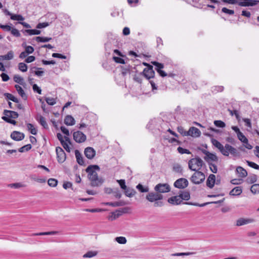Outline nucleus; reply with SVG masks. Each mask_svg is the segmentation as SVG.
<instances>
[{
    "label": "nucleus",
    "instance_id": "1",
    "mask_svg": "<svg viewBox=\"0 0 259 259\" xmlns=\"http://www.w3.org/2000/svg\"><path fill=\"white\" fill-rule=\"evenodd\" d=\"M86 172L88 174V177L91 181V185L92 187H99L104 183V180L102 177H99L97 171L100 170V167L97 165L89 166L86 169Z\"/></svg>",
    "mask_w": 259,
    "mask_h": 259
},
{
    "label": "nucleus",
    "instance_id": "2",
    "mask_svg": "<svg viewBox=\"0 0 259 259\" xmlns=\"http://www.w3.org/2000/svg\"><path fill=\"white\" fill-rule=\"evenodd\" d=\"M146 199L150 202H154V205L155 207L161 206L162 205V203L158 201L163 199V196L156 191L148 193Z\"/></svg>",
    "mask_w": 259,
    "mask_h": 259
},
{
    "label": "nucleus",
    "instance_id": "3",
    "mask_svg": "<svg viewBox=\"0 0 259 259\" xmlns=\"http://www.w3.org/2000/svg\"><path fill=\"white\" fill-rule=\"evenodd\" d=\"M203 164V161L199 157L192 158L188 162L189 168L193 171H198L200 169Z\"/></svg>",
    "mask_w": 259,
    "mask_h": 259
},
{
    "label": "nucleus",
    "instance_id": "4",
    "mask_svg": "<svg viewBox=\"0 0 259 259\" xmlns=\"http://www.w3.org/2000/svg\"><path fill=\"white\" fill-rule=\"evenodd\" d=\"M205 178V175L203 172L197 171L192 176L191 181L194 184H199L204 181Z\"/></svg>",
    "mask_w": 259,
    "mask_h": 259
},
{
    "label": "nucleus",
    "instance_id": "5",
    "mask_svg": "<svg viewBox=\"0 0 259 259\" xmlns=\"http://www.w3.org/2000/svg\"><path fill=\"white\" fill-rule=\"evenodd\" d=\"M154 190L159 194L167 193L170 191V187L168 184L159 183L155 186Z\"/></svg>",
    "mask_w": 259,
    "mask_h": 259
},
{
    "label": "nucleus",
    "instance_id": "6",
    "mask_svg": "<svg viewBox=\"0 0 259 259\" xmlns=\"http://www.w3.org/2000/svg\"><path fill=\"white\" fill-rule=\"evenodd\" d=\"M73 139L78 143H82L85 141L86 136L80 131H76L73 134Z\"/></svg>",
    "mask_w": 259,
    "mask_h": 259
},
{
    "label": "nucleus",
    "instance_id": "7",
    "mask_svg": "<svg viewBox=\"0 0 259 259\" xmlns=\"http://www.w3.org/2000/svg\"><path fill=\"white\" fill-rule=\"evenodd\" d=\"M259 4L258 0H239L238 5L241 7H252Z\"/></svg>",
    "mask_w": 259,
    "mask_h": 259
},
{
    "label": "nucleus",
    "instance_id": "8",
    "mask_svg": "<svg viewBox=\"0 0 259 259\" xmlns=\"http://www.w3.org/2000/svg\"><path fill=\"white\" fill-rule=\"evenodd\" d=\"M188 181L186 179L180 178L178 179L174 183L175 187L179 189H184L188 185Z\"/></svg>",
    "mask_w": 259,
    "mask_h": 259
},
{
    "label": "nucleus",
    "instance_id": "9",
    "mask_svg": "<svg viewBox=\"0 0 259 259\" xmlns=\"http://www.w3.org/2000/svg\"><path fill=\"white\" fill-rule=\"evenodd\" d=\"M203 153L205 154L204 159L208 163H211V161H217L218 158L214 154L210 153L206 150H203Z\"/></svg>",
    "mask_w": 259,
    "mask_h": 259
},
{
    "label": "nucleus",
    "instance_id": "10",
    "mask_svg": "<svg viewBox=\"0 0 259 259\" xmlns=\"http://www.w3.org/2000/svg\"><path fill=\"white\" fill-rule=\"evenodd\" d=\"M56 154L57 155L58 161L59 163H63L66 159V154L64 150L59 147L56 149Z\"/></svg>",
    "mask_w": 259,
    "mask_h": 259
},
{
    "label": "nucleus",
    "instance_id": "11",
    "mask_svg": "<svg viewBox=\"0 0 259 259\" xmlns=\"http://www.w3.org/2000/svg\"><path fill=\"white\" fill-rule=\"evenodd\" d=\"M254 222V220L250 218H240L236 220V226L237 227L247 225L252 223Z\"/></svg>",
    "mask_w": 259,
    "mask_h": 259
},
{
    "label": "nucleus",
    "instance_id": "12",
    "mask_svg": "<svg viewBox=\"0 0 259 259\" xmlns=\"http://www.w3.org/2000/svg\"><path fill=\"white\" fill-rule=\"evenodd\" d=\"M84 155L89 159H93L96 154V151L92 147H87L84 150Z\"/></svg>",
    "mask_w": 259,
    "mask_h": 259
},
{
    "label": "nucleus",
    "instance_id": "13",
    "mask_svg": "<svg viewBox=\"0 0 259 259\" xmlns=\"http://www.w3.org/2000/svg\"><path fill=\"white\" fill-rule=\"evenodd\" d=\"M24 137L25 136L23 133L17 131H14L11 134V138L17 141L23 140Z\"/></svg>",
    "mask_w": 259,
    "mask_h": 259
},
{
    "label": "nucleus",
    "instance_id": "14",
    "mask_svg": "<svg viewBox=\"0 0 259 259\" xmlns=\"http://www.w3.org/2000/svg\"><path fill=\"white\" fill-rule=\"evenodd\" d=\"M201 135V132L197 128L192 126L188 131V136L193 137H199Z\"/></svg>",
    "mask_w": 259,
    "mask_h": 259
},
{
    "label": "nucleus",
    "instance_id": "15",
    "mask_svg": "<svg viewBox=\"0 0 259 259\" xmlns=\"http://www.w3.org/2000/svg\"><path fill=\"white\" fill-rule=\"evenodd\" d=\"M143 74L146 78L150 79L154 77L155 73L153 70L152 67L150 66L149 68L144 69Z\"/></svg>",
    "mask_w": 259,
    "mask_h": 259
},
{
    "label": "nucleus",
    "instance_id": "16",
    "mask_svg": "<svg viewBox=\"0 0 259 259\" xmlns=\"http://www.w3.org/2000/svg\"><path fill=\"white\" fill-rule=\"evenodd\" d=\"M168 202L172 205H179L181 204L182 200L181 197L179 195L170 197L168 199Z\"/></svg>",
    "mask_w": 259,
    "mask_h": 259
},
{
    "label": "nucleus",
    "instance_id": "17",
    "mask_svg": "<svg viewBox=\"0 0 259 259\" xmlns=\"http://www.w3.org/2000/svg\"><path fill=\"white\" fill-rule=\"evenodd\" d=\"M215 181V176L213 174L209 176L206 181V185L210 188H212L214 185Z\"/></svg>",
    "mask_w": 259,
    "mask_h": 259
},
{
    "label": "nucleus",
    "instance_id": "18",
    "mask_svg": "<svg viewBox=\"0 0 259 259\" xmlns=\"http://www.w3.org/2000/svg\"><path fill=\"white\" fill-rule=\"evenodd\" d=\"M64 139H65V141L62 142L61 143V144L62 145V146L63 147V148L67 151V152H70V146L69 145H71V142L70 141V139L68 137H64Z\"/></svg>",
    "mask_w": 259,
    "mask_h": 259
},
{
    "label": "nucleus",
    "instance_id": "19",
    "mask_svg": "<svg viewBox=\"0 0 259 259\" xmlns=\"http://www.w3.org/2000/svg\"><path fill=\"white\" fill-rule=\"evenodd\" d=\"M4 113L6 116V117L9 118H17L19 115L18 113L15 111L7 110H4Z\"/></svg>",
    "mask_w": 259,
    "mask_h": 259
},
{
    "label": "nucleus",
    "instance_id": "20",
    "mask_svg": "<svg viewBox=\"0 0 259 259\" xmlns=\"http://www.w3.org/2000/svg\"><path fill=\"white\" fill-rule=\"evenodd\" d=\"M236 171L239 177L241 178H245L247 175L246 170L241 166L237 167Z\"/></svg>",
    "mask_w": 259,
    "mask_h": 259
},
{
    "label": "nucleus",
    "instance_id": "21",
    "mask_svg": "<svg viewBox=\"0 0 259 259\" xmlns=\"http://www.w3.org/2000/svg\"><path fill=\"white\" fill-rule=\"evenodd\" d=\"M15 88L19 95L21 96L23 99L26 100L27 99V96L26 95V94L23 89L18 84H16L15 85Z\"/></svg>",
    "mask_w": 259,
    "mask_h": 259
},
{
    "label": "nucleus",
    "instance_id": "22",
    "mask_svg": "<svg viewBox=\"0 0 259 259\" xmlns=\"http://www.w3.org/2000/svg\"><path fill=\"white\" fill-rule=\"evenodd\" d=\"M64 123L67 125H73L75 124V120L71 115H67L64 119Z\"/></svg>",
    "mask_w": 259,
    "mask_h": 259
},
{
    "label": "nucleus",
    "instance_id": "23",
    "mask_svg": "<svg viewBox=\"0 0 259 259\" xmlns=\"http://www.w3.org/2000/svg\"><path fill=\"white\" fill-rule=\"evenodd\" d=\"M14 53L13 51H9L6 55L0 56V60H10L13 58Z\"/></svg>",
    "mask_w": 259,
    "mask_h": 259
},
{
    "label": "nucleus",
    "instance_id": "24",
    "mask_svg": "<svg viewBox=\"0 0 259 259\" xmlns=\"http://www.w3.org/2000/svg\"><path fill=\"white\" fill-rule=\"evenodd\" d=\"M242 190L240 187H236L230 192V195L232 196H238L241 194Z\"/></svg>",
    "mask_w": 259,
    "mask_h": 259
},
{
    "label": "nucleus",
    "instance_id": "25",
    "mask_svg": "<svg viewBox=\"0 0 259 259\" xmlns=\"http://www.w3.org/2000/svg\"><path fill=\"white\" fill-rule=\"evenodd\" d=\"M59 234L58 231H49L45 232H40L37 233H34L32 236H43V235H54Z\"/></svg>",
    "mask_w": 259,
    "mask_h": 259
},
{
    "label": "nucleus",
    "instance_id": "26",
    "mask_svg": "<svg viewBox=\"0 0 259 259\" xmlns=\"http://www.w3.org/2000/svg\"><path fill=\"white\" fill-rule=\"evenodd\" d=\"M75 155L77 163L80 165H83L84 164V161L82 155L79 151L76 150L75 151Z\"/></svg>",
    "mask_w": 259,
    "mask_h": 259
},
{
    "label": "nucleus",
    "instance_id": "27",
    "mask_svg": "<svg viewBox=\"0 0 259 259\" xmlns=\"http://www.w3.org/2000/svg\"><path fill=\"white\" fill-rule=\"evenodd\" d=\"M13 79L15 82L23 86L25 85L23 78L20 75H15L14 76Z\"/></svg>",
    "mask_w": 259,
    "mask_h": 259
},
{
    "label": "nucleus",
    "instance_id": "28",
    "mask_svg": "<svg viewBox=\"0 0 259 259\" xmlns=\"http://www.w3.org/2000/svg\"><path fill=\"white\" fill-rule=\"evenodd\" d=\"M121 213L122 212L120 210H116L115 212H113L111 213V215L109 217L108 219L111 221L116 220L121 215Z\"/></svg>",
    "mask_w": 259,
    "mask_h": 259
},
{
    "label": "nucleus",
    "instance_id": "29",
    "mask_svg": "<svg viewBox=\"0 0 259 259\" xmlns=\"http://www.w3.org/2000/svg\"><path fill=\"white\" fill-rule=\"evenodd\" d=\"M181 197V200H188L190 198V195L189 192L184 191L179 194Z\"/></svg>",
    "mask_w": 259,
    "mask_h": 259
},
{
    "label": "nucleus",
    "instance_id": "30",
    "mask_svg": "<svg viewBox=\"0 0 259 259\" xmlns=\"http://www.w3.org/2000/svg\"><path fill=\"white\" fill-rule=\"evenodd\" d=\"M27 128L28 130L30 132V133L32 135H35L37 134V130L34 127V125L31 123H27Z\"/></svg>",
    "mask_w": 259,
    "mask_h": 259
},
{
    "label": "nucleus",
    "instance_id": "31",
    "mask_svg": "<svg viewBox=\"0 0 259 259\" xmlns=\"http://www.w3.org/2000/svg\"><path fill=\"white\" fill-rule=\"evenodd\" d=\"M4 96L7 99L9 100H10L17 103H19V100L17 98L14 97L13 95L10 93H5L4 94Z\"/></svg>",
    "mask_w": 259,
    "mask_h": 259
},
{
    "label": "nucleus",
    "instance_id": "32",
    "mask_svg": "<svg viewBox=\"0 0 259 259\" xmlns=\"http://www.w3.org/2000/svg\"><path fill=\"white\" fill-rule=\"evenodd\" d=\"M39 123L45 128H48V125L46 121L45 118L42 116H39V118L37 119Z\"/></svg>",
    "mask_w": 259,
    "mask_h": 259
},
{
    "label": "nucleus",
    "instance_id": "33",
    "mask_svg": "<svg viewBox=\"0 0 259 259\" xmlns=\"http://www.w3.org/2000/svg\"><path fill=\"white\" fill-rule=\"evenodd\" d=\"M136 192L134 190L131 189L130 188H126L124 190V193L126 196L128 197H132L135 194Z\"/></svg>",
    "mask_w": 259,
    "mask_h": 259
},
{
    "label": "nucleus",
    "instance_id": "34",
    "mask_svg": "<svg viewBox=\"0 0 259 259\" xmlns=\"http://www.w3.org/2000/svg\"><path fill=\"white\" fill-rule=\"evenodd\" d=\"M121 74L122 76H125L128 74H130V66H125V67H121Z\"/></svg>",
    "mask_w": 259,
    "mask_h": 259
},
{
    "label": "nucleus",
    "instance_id": "35",
    "mask_svg": "<svg viewBox=\"0 0 259 259\" xmlns=\"http://www.w3.org/2000/svg\"><path fill=\"white\" fill-rule=\"evenodd\" d=\"M51 39H52L51 37H48L37 36L35 37V40L37 42H48L50 40H51Z\"/></svg>",
    "mask_w": 259,
    "mask_h": 259
},
{
    "label": "nucleus",
    "instance_id": "36",
    "mask_svg": "<svg viewBox=\"0 0 259 259\" xmlns=\"http://www.w3.org/2000/svg\"><path fill=\"white\" fill-rule=\"evenodd\" d=\"M137 189L141 192H148L149 191V188L148 187H144L142 184H139L136 186Z\"/></svg>",
    "mask_w": 259,
    "mask_h": 259
},
{
    "label": "nucleus",
    "instance_id": "37",
    "mask_svg": "<svg viewBox=\"0 0 259 259\" xmlns=\"http://www.w3.org/2000/svg\"><path fill=\"white\" fill-rule=\"evenodd\" d=\"M97 254V251H89L87 252L86 253H85L83 257L84 258H92L94 256H95Z\"/></svg>",
    "mask_w": 259,
    "mask_h": 259
},
{
    "label": "nucleus",
    "instance_id": "38",
    "mask_svg": "<svg viewBox=\"0 0 259 259\" xmlns=\"http://www.w3.org/2000/svg\"><path fill=\"white\" fill-rule=\"evenodd\" d=\"M22 46L25 48V51L28 54H32L34 52V48L30 46H26L24 43L22 44Z\"/></svg>",
    "mask_w": 259,
    "mask_h": 259
},
{
    "label": "nucleus",
    "instance_id": "39",
    "mask_svg": "<svg viewBox=\"0 0 259 259\" xmlns=\"http://www.w3.org/2000/svg\"><path fill=\"white\" fill-rule=\"evenodd\" d=\"M115 240L119 244H124L126 243L127 240L125 237L120 236L117 237L115 238Z\"/></svg>",
    "mask_w": 259,
    "mask_h": 259
},
{
    "label": "nucleus",
    "instance_id": "40",
    "mask_svg": "<svg viewBox=\"0 0 259 259\" xmlns=\"http://www.w3.org/2000/svg\"><path fill=\"white\" fill-rule=\"evenodd\" d=\"M226 147L227 148V150H229V153L233 154V155H235L236 154L237 150L235 148L229 144H226Z\"/></svg>",
    "mask_w": 259,
    "mask_h": 259
},
{
    "label": "nucleus",
    "instance_id": "41",
    "mask_svg": "<svg viewBox=\"0 0 259 259\" xmlns=\"http://www.w3.org/2000/svg\"><path fill=\"white\" fill-rule=\"evenodd\" d=\"M31 148L32 146L31 144H27L19 148L18 151L19 152L22 153L29 151L31 149Z\"/></svg>",
    "mask_w": 259,
    "mask_h": 259
},
{
    "label": "nucleus",
    "instance_id": "42",
    "mask_svg": "<svg viewBox=\"0 0 259 259\" xmlns=\"http://www.w3.org/2000/svg\"><path fill=\"white\" fill-rule=\"evenodd\" d=\"M25 32L29 35H38L40 33V31L36 29H27Z\"/></svg>",
    "mask_w": 259,
    "mask_h": 259
},
{
    "label": "nucleus",
    "instance_id": "43",
    "mask_svg": "<svg viewBox=\"0 0 259 259\" xmlns=\"http://www.w3.org/2000/svg\"><path fill=\"white\" fill-rule=\"evenodd\" d=\"M251 192L253 194H256L259 193V184H255L253 185L250 188Z\"/></svg>",
    "mask_w": 259,
    "mask_h": 259
},
{
    "label": "nucleus",
    "instance_id": "44",
    "mask_svg": "<svg viewBox=\"0 0 259 259\" xmlns=\"http://www.w3.org/2000/svg\"><path fill=\"white\" fill-rule=\"evenodd\" d=\"M212 144L216 147L217 148H218L220 150L222 149V147H223V145L219 142L218 140L212 139L211 140Z\"/></svg>",
    "mask_w": 259,
    "mask_h": 259
},
{
    "label": "nucleus",
    "instance_id": "45",
    "mask_svg": "<svg viewBox=\"0 0 259 259\" xmlns=\"http://www.w3.org/2000/svg\"><path fill=\"white\" fill-rule=\"evenodd\" d=\"M177 130L183 136H188V131H186L183 127L181 126H178Z\"/></svg>",
    "mask_w": 259,
    "mask_h": 259
},
{
    "label": "nucleus",
    "instance_id": "46",
    "mask_svg": "<svg viewBox=\"0 0 259 259\" xmlns=\"http://www.w3.org/2000/svg\"><path fill=\"white\" fill-rule=\"evenodd\" d=\"M31 179L33 181L37 182L39 183H45L46 182V179L43 178H37L35 176H32L31 177Z\"/></svg>",
    "mask_w": 259,
    "mask_h": 259
},
{
    "label": "nucleus",
    "instance_id": "47",
    "mask_svg": "<svg viewBox=\"0 0 259 259\" xmlns=\"http://www.w3.org/2000/svg\"><path fill=\"white\" fill-rule=\"evenodd\" d=\"M173 170L177 173L182 174L183 169L182 166L179 164H175L173 166Z\"/></svg>",
    "mask_w": 259,
    "mask_h": 259
},
{
    "label": "nucleus",
    "instance_id": "48",
    "mask_svg": "<svg viewBox=\"0 0 259 259\" xmlns=\"http://www.w3.org/2000/svg\"><path fill=\"white\" fill-rule=\"evenodd\" d=\"M238 139L241 141L242 143H247L248 139L241 132L239 133L237 135Z\"/></svg>",
    "mask_w": 259,
    "mask_h": 259
},
{
    "label": "nucleus",
    "instance_id": "49",
    "mask_svg": "<svg viewBox=\"0 0 259 259\" xmlns=\"http://www.w3.org/2000/svg\"><path fill=\"white\" fill-rule=\"evenodd\" d=\"M11 19L13 20L23 21L24 18L20 15L12 14Z\"/></svg>",
    "mask_w": 259,
    "mask_h": 259
},
{
    "label": "nucleus",
    "instance_id": "50",
    "mask_svg": "<svg viewBox=\"0 0 259 259\" xmlns=\"http://www.w3.org/2000/svg\"><path fill=\"white\" fill-rule=\"evenodd\" d=\"M48 185L51 187H55L57 185L58 181L55 179H49L48 181Z\"/></svg>",
    "mask_w": 259,
    "mask_h": 259
},
{
    "label": "nucleus",
    "instance_id": "51",
    "mask_svg": "<svg viewBox=\"0 0 259 259\" xmlns=\"http://www.w3.org/2000/svg\"><path fill=\"white\" fill-rule=\"evenodd\" d=\"M257 180L256 176L255 175H253L248 177L246 180L247 182L249 184H252L255 182Z\"/></svg>",
    "mask_w": 259,
    "mask_h": 259
},
{
    "label": "nucleus",
    "instance_id": "52",
    "mask_svg": "<svg viewBox=\"0 0 259 259\" xmlns=\"http://www.w3.org/2000/svg\"><path fill=\"white\" fill-rule=\"evenodd\" d=\"M153 65H154L156 68L155 69L157 71L158 70H161L162 68L164 67V65L163 64L158 63L156 61H153L151 62Z\"/></svg>",
    "mask_w": 259,
    "mask_h": 259
},
{
    "label": "nucleus",
    "instance_id": "53",
    "mask_svg": "<svg viewBox=\"0 0 259 259\" xmlns=\"http://www.w3.org/2000/svg\"><path fill=\"white\" fill-rule=\"evenodd\" d=\"M18 68L22 72H26L27 70V66L24 63H19Z\"/></svg>",
    "mask_w": 259,
    "mask_h": 259
},
{
    "label": "nucleus",
    "instance_id": "54",
    "mask_svg": "<svg viewBox=\"0 0 259 259\" xmlns=\"http://www.w3.org/2000/svg\"><path fill=\"white\" fill-rule=\"evenodd\" d=\"M228 111L229 112L230 115H231L232 116L235 115L236 119L238 121H239L240 120V116L239 115V113H238L237 110H231L230 109H228Z\"/></svg>",
    "mask_w": 259,
    "mask_h": 259
},
{
    "label": "nucleus",
    "instance_id": "55",
    "mask_svg": "<svg viewBox=\"0 0 259 259\" xmlns=\"http://www.w3.org/2000/svg\"><path fill=\"white\" fill-rule=\"evenodd\" d=\"M214 125L219 127H225L226 126V124L224 122L221 121V120H215L214 121Z\"/></svg>",
    "mask_w": 259,
    "mask_h": 259
},
{
    "label": "nucleus",
    "instance_id": "56",
    "mask_svg": "<svg viewBox=\"0 0 259 259\" xmlns=\"http://www.w3.org/2000/svg\"><path fill=\"white\" fill-rule=\"evenodd\" d=\"M9 187L18 189L23 186V185L20 183H16L10 184L8 185Z\"/></svg>",
    "mask_w": 259,
    "mask_h": 259
},
{
    "label": "nucleus",
    "instance_id": "57",
    "mask_svg": "<svg viewBox=\"0 0 259 259\" xmlns=\"http://www.w3.org/2000/svg\"><path fill=\"white\" fill-rule=\"evenodd\" d=\"M209 167L210 169V170L214 174H216L218 171V168L216 165L212 163H208Z\"/></svg>",
    "mask_w": 259,
    "mask_h": 259
},
{
    "label": "nucleus",
    "instance_id": "58",
    "mask_svg": "<svg viewBox=\"0 0 259 259\" xmlns=\"http://www.w3.org/2000/svg\"><path fill=\"white\" fill-rule=\"evenodd\" d=\"M45 100L46 102L50 105H54L56 103L55 99L53 98H46Z\"/></svg>",
    "mask_w": 259,
    "mask_h": 259
},
{
    "label": "nucleus",
    "instance_id": "59",
    "mask_svg": "<svg viewBox=\"0 0 259 259\" xmlns=\"http://www.w3.org/2000/svg\"><path fill=\"white\" fill-rule=\"evenodd\" d=\"M10 31L11 32V33L14 36H17V37H19L20 36V35H21L20 32H19V31H18V30H17V29H16L15 28H12L11 27V30Z\"/></svg>",
    "mask_w": 259,
    "mask_h": 259
},
{
    "label": "nucleus",
    "instance_id": "60",
    "mask_svg": "<svg viewBox=\"0 0 259 259\" xmlns=\"http://www.w3.org/2000/svg\"><path fill=\"white\" fill-rule=\"evenodd\" d=\"M178 151L181 154H184V153L190 154L191 153V152H190V151L189 150L186 149H184L181 147H179L178 148Z\"/></svg>",
    "mask_w": 259,
    "mask_h": 259
},
{
    "label": "nucleus",
    "instance_id": "61",
    "mask_svg": "<svg viewBox=\"0 0 259 259\" xmlns=\"http://www.w3.org/2000/svg\"><path fill=\"white\" fill-rule=\"evenodd\" d=\"M247 164L248 166H249L253 168H255L256 169H259V165H257V164L255 163L254 162L249 161H247Z\"/></svg>",
    "mask_w": 259,
    "mask_h": 259
},
{
    "label": "nucleus",
    "instance_id": "62",
    "mask_svg": "<svg viewBox=\"0 0 259 259\" xmlns=\"http://www.w3.org/2000/svg\"><path fill=\"white\" fill-rule=\"evenodd\" d=\"M117 182L119 183L121 189L125 190L127 188L124 180H117Z\"/></svg>",
    "mask_w": 259,
    "mask_h": 259
},
{
    "label": "nucleus",
    "instance_id": "63",
    "mask_svg": "<svg viewBox=\"0 0 259 259\" xmlns=\"http://www.w3.org/2000/svg\"><path fill=\"white\" fill-rule=\"evenodd\" d=\"M220 152L225 156H228L229 154V151L227 150V148L226 147V145L225 147H223L222 149H221L220 150Z\"/></svg>",
    "mask_w": 259,
    "mask_h": 259
},
{
    "label": "nucleus",
    "instance_id": "64",
    "mask_svg": "<svg viewBox=\"0 0 259 259\" xmlns=\"http://www.w3.org/2000/svg\"><path fill=\"white\" fill-rule=\"evenodd\" d=\"M49 25V24L48 22L39 23L36 25V28L37 29H41L42 28L46 27Z\"/></svg>",
    "mask_w": 259,
    "mask_h": 259
}]
</instances>
